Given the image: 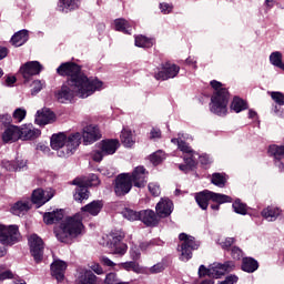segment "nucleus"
Wrapping results in <instances>:
<instances>
[{
	"mask_svg": "<svg viewBox=\"0 0 284 284\" xmlns=\"http://www.w3.org/2000/svg\"><path fill=\"white\" fill-rule=\"evenodd\" d=\"M103 209L101 201H93L82 207V212L74 216H69L62 220L59 226L54 229L55 239L60 243L70 244L74 239H79L83 234V214L85 212L91 216H98Z\"/></svg>",
	"mask_w": 284,
	"mask_h": 284,
	"instance_id": "nucleus-1",
	"label": "nucleus"
},
{
	"mask_svg": "<svg viewBox=\"0 0 284 284\" xmlns=\"http://www.w3.org/2000/svg\"><path fill=\"white\" fill-rule=\"evenodd\" d=\"M98 89L81 85L79 80H67L59 90L55 91L54 97L59 103H70L74 97L80 99H88L97 92Z\"/></svg>",
	"mask_w": 284,
	"mask_h": 284,
	"instance_id": "nucleus-2",
	"label": "nucleus"
},
{
	"mask_svg": "<svg viewBox=\"0 0 284 284\" xmlns=\"http://www.w3.org/2000/svg\"><path fill=\"white\" fill-rule=\"evenodd\" d=\"M57 72L60 77H69L68 81H80V85L84 88H92L93 90H101L103 88V82L98 79L88 78V75L81 72V67L77 63H62L57 69Z\"/></svg>",
	"mask_w": 284,
	"mask_h": 284,
	"instance_id": "nucleus-3",
	"label": "nucleus"
},
{
	"mask_svg": "<svg viewBox=\"0 0 284 284\" xmlns=\"http://www.w3.org/2000/svg\"><path fill=\"white\" fill-rule=\"evenodd\" d=\"M236 265L233 261H227L222 263L214 262L209 267L205 265H201L199 268V276H210V278H221V276H225V274L230 272H234Z\"/></svg>",
	"mask_w": 284,
	"mask_h": 284,
	"instance_id": "nucleus-4",
	"label": "nucleus"
},
{
	"mask_svg": "<svg viewBox=\"0 0 284 284\" xmlns=\"http://www.w3.org/2000/svg\"><path fill=\"white\" fill-rule=\"evenodd\" d=\"M195 201L201 210H207L210 201H213L214 203H219L221 205L223 203H232V197H230V195L204 190L200 193H196Z\"/></svg>",
	"mask_w": 284,
	"mask_h": 284,
	"instance_id": "nucleus-5",
	"label": "nucleus"
},
{
	"mask_svg": "<svg viewBox=\"0 0 284 284\" xmlns=\"http://www.w3.org/2000/svg\"><path fill=\"white\" fill-rule=\"evenodd\" d=\"M230 100V93L227 89H221L215 92L211 98L210 110L217 116H225L227 114V103Z\"/></svg>",
	"mask_w": 284,
	"mask_h": 284,
	"instance_id": "nucleus-6",
	"label": "nucleus"
},
{
	"mask_svg": "<svg viewBox=\"0 0 284 284\" xmlns=\"http://www.w3.org/2000/svg\"><path fill=\"white\" fill-rule=\"evenodd\" d=\"M179 240L181 241V244L178 247L179 252H181L180 261H190V258H192V251L199 250V243L193 236L185 233H181Z\"/></svg>",
	"mask_w": 284,
	"mask_h": 284,
	"instance_id": "nucleus-7",
	"label": "nucleus"
},
{
	"mask_svg": "<svg viewBox=\"0 0 284 284\" xmlns=\"http://www.w3.org/2000/svg\"><path fill=\"white\" fill-rule=\"evenodd\" d=\"M21 234L18 225L6 226L0 224V243L2 245H14L19 242Z\"/></svg>",
	"mask_w": 284,
	"mask_h": 284,
	"instance_id": "nucleus-8",
	"label": "nucleus"
},
{
	"mask_svg": "<svg viewBox=\"0 0 284 284\" xmlns=\"http://www.w3.org/2000/svg\"><path fill=\"white\" fill-rule=\"evenodd\" d=\"M82 135L79 132L71 133L67 136V144L63 150L60 151L59 156L61 159H65L68 156H72L74 152H77V148L81 145Z\"/></svg>",
	"mask_w": 284,
	"mask_h": 284,
	"instance_id": "nucleus-9",
	"label": "nucleus"
},
{
	"mask_svg": "<svg viewBox=\"0 0 284 284\" xmlns=\"http://www.w3.org/2000/svg\"><path fill=\"white\" fill-rule=\"evenodd\" d=\"M132 190V175L122 173L115 179L114 192L116 196H125Z\"/></svg>",
	"mask_w": 284,
	"mask_h": 284,
	"instance_id": "nucleus-10",
	"label": "nucleus"
},
{
	"mask_svg": "<svg viewBox=\"0 0 284 284\" xmlns=\"http://www.w3.org/2000/svg\"><path fill=\"white\" fill-rule=\"evenodd\" d=\"M29 247L36 263H41L43 258V240L37 234L30 235Z\"/></svg>",
	"mask_w": 284,
	"mask_h": 284,
	"instance_id": "nucleus-11",
	"label": "nucleus"
},
{
	"mask_svg": "<svg viewBox=\"0 0 284 284\" xmlns=\"http://www.w3.org/2000/svg\"><path fill=\"white\" fill-rule=\"evenodd\" d=\"M181 68L174 63L165 62L162 64L161 70L155 72L154 77L156 81H168V79H174L179 74Z\"/></svg>",
	"mask_w": 284,
	"mask_h": 284,
	"instance_id": "nucleus-12",
	"label": "nucleus"
},
{
	"mask_svg": "<svg viewBox=\"0 0 284 284\" xmlns=\"http://www.w3.org/2000/svg\"><path fill=\"white\" fill-rule=\"evenodd\" d=\"M123 235L112 233L109 235V247L113 251V254H120L123 256L128 252V245L122 242Z\"/></svg>",
	"mask_w": 284,
	"mask_h": 284,
	"instance_id": "nucleus-13",
	"label": "nucleus"
},
{
	"mask_svg": "<svg viewBox=\"0 0 284 284\" xmlns=\"http://www.w3.org/2000/svg\"><path fill=\"white\" fill-rule=\"evenodd\" d=\"M54 196V190L49 189L43 191L42 189L34 190L32 193L31 201L36 205H45Z\"/></svg>",
	"mask_w": 284,
	"mask_h": 284,
	"instance_id": "nucleus-14",
	"label": "nucleus"
},
{
	"mask_svg": "<svg viewBox=\"0 0 284 284\" xmlns=\"http://www.w3.org/2000/svg\"><path fill=\"white\" fill-rule=\"evenodd\" d=\"M82 139L84 141V144L88 145L90 143H94L101 139V131L99 130V126L90 124L87 125L82 130Z\"/></svg>",
	"mask_w": 284,
	"mask_h": 284,
	"instance_id": "nucleus-15",
	"label": "nucleus"
},
{
	"mask_svg": "<svg viewBox=\"0 0 284 284\" xmlns=\"http://www.w3.org/2000/svg\"><path fill=\"white\" fill-rule=\"evenodd\" d=\"M41 70H43V67L39 61H30L27 62L23 67H21L20 72L23 77V79H30V77H34L37 74L41 73Z\"/></svg>",
	"mask_w": 284,
	"mask_h": 284,
	"instance_id": "nucleus-16",
	"label": "nucleus"
},
{
	"mask_svg": "<svg viewBox=\"0 0 284 284\" xmlns=\"http://www.w3.org/2000/svg\"><path fill=\"white\" fill-rule=\"evenodd\" d=\"M148 173L145 172V168L136 166L131 175V183L134 184V187H145V183H148Z\"/></svg>",
	"mask_w": 284,
	"mask_h": 284,
	"instance_id": "nucleus-17",
	"label": "nucleus"
},
{
	"mask_svg": "<svg viewBox=\"0 0 284 284\" xmlns=\"http://www.w3.org/2000/svg\"><path fill=\"white\" fill-rule=\"evenodd\" d=\"M172 210H174V204L168 197L161 199L155 206L156 214L161 219H165V216H170V214H172Z\"/></svg>",
	"mask_w": 284,
	"mask_h": 284,
	"instance_id": "nucleus-18",
	"label": "nucleus"
},
{
	"mask_svg": "<svg viewBox=\"0 0 284 284\" xmlns=\"http://www.w3.org/2000/svg\"><path fill=\"white\" fill-rule=\"evenodd\" d=\"M41 136V130L34 128L32 124H24L20 129V139L22 141H32Z\"/></svg>",
	"mask_w": 284,
	"mask_h": 284,
	"instance_id": "nucleus-19",
	"label": "nucleus"
},
{
	"mask_svg": "<svg viewBox=\"0 0 284 284\" xmlns=\"http://www.w3.org/2000/svg\"><path fill=\"white\" fill-rule=\"evenodd\" d=\"M57 121V115L54 112L49 109H43L42 111H38L36 115L37 125H48L50 123H54Z\"/></svg>",
	"mask_w": 284,
	"mask_h": 284,
	"instance_id": "nucleus-20",
	"label": "nucleus"
},
{
	"mask_svg": "<svg viewBox=\"0 0 284 284\" xmlns=\"http://www.w3.org/2000/svg\"><path fill=\"white\" fill-rule=\"evenodd\" d=\"M67 141H68V135H65V133L63 132L54 133L51 136L50 145L52 150H55L58 152V156L61 150H65Z\"/></svg>",
	"mask_w": 284,
	"mask_h": 284,
	"instance_id": "nucleus-21",
	"label": "nucleus"
},
{
	"mask_svg": "<svg viewBox=\"0 0 284 284\" xmlns=\"http://www.w3.org/2000/svg\"><path fill=\"white\" fill-rule=\"evenodd\" d=\"M72 184L77 185L75 193L73 195L74 201H78V203L88 201L90 192L88 191V187L83 185V182H81V180H73Z\"/></svg>",
	"mask_w": 284,
	"mask_h": 284,
	"instance_id": "nucleus-22",
	"label": "nucleus"
},
{
	"mask_svg": "<svg viewBox=\"0 0 284 284\" xmlns=\"http://www.w3.org/2000/svg\"><path fill=\"white\" fill-rule=\"evenodd\" d=\"M65 270H68V264L61 260H55L51 264V274L57 278V281L61 282L65 277Z\"/></svg>",
	"mask_w": 284,
	"mask_h": 284,
	"instance_id": "nucleus-23",
	"label": "nucleus"
},
{
	"mask_svg": "<svg viewBox=\"0 0 284 284\" xmlns=\"http://www.w3.org/2000/svg\"><path fill=\"white\" fill-rule=\"evenodd\" d=\"M20 138V128L17 125L8 126L2 133L3 143H14L19 141Z\"/></svg>",
	"mask_w": 284,
	"mask_h": 284,
	"instance_id": "nucleus-24",
	"label": "nucleus"
},
{
	"mask_svg": "<svg viewBox=\"0 0 284 284\" xmlns=\"http://www.w3.org/2000/svg\"><path fill=\"white\" fill-rule=\"evenodd\" d=\"M78 284H97V275L92 271L82 268L78 273L77 277Z\"/></svg>",
	"mask_w": 284,
	"mask_h": 284,
	"instance_id": "nucleus-25",
	"label": "nucleus"
},
{
	"mask_svg": "<svg viewBox=\"0 0 284 284\" xmlns=\"http://www.w3.org/2000/svg\"><path fill=\"white\" fill-rule=\"evenodd\" d=\"M119 140H104L100 142L99 148L104 155L114 154L119 150Z\"/></svg>",
	"mask_w": 284,
	"mask_h": 284,
	"instance_id": "nucleus-26",
	"label": "nucleus"
},
{
	"mask_svg": "<svg viewBox=\"0 0 284 284\" xmlns=\"http://www.w3.org/2000/svg\"><path fill=\"white\" fill-rule=\"evenodd\" d=\"M63 219V210H55L53 212L44 213L43 221L45 225H54Z\"/></svg>",
	"mask_w": 284,
	"mask_h": 284,
	"instance_id": "nucleus-27",
	"label": "nucleus"
},
{
	"mask_svg": "<svg viewBox=\"0 0 284 284\" xmlns=\"http://www.w3.org/2000/svg\"><path fill=\"white\" fill-rule=\"evenodd\" d=\"M139 221L144 225H156V213L152 210L140 211Z\"/></svg>",
	"mask_w": 284,
	"mask_h": 284,
	"instance_id": "nucleus-28",
	"label": "nucleus"
},
{
	"mask_svg": "<svg viewBox=\"0 0 284 284\" xmlns=\"http://www.w3.org/2000/svg\"><path fill=\"white\" fill-rule=\"evenodd\" d=\"M261 214L263 219L272 223L281 216V209L276 206H267L261 212Z\"/></svg>",
	"mask_w": 284,
	"mask_h": 284,
	"instance_id": "nucleus-29",
	"label": "nucleus"
},
{
	"mask_svg": "<svg viewBox=\"0 0 284 284\" xmlns=\"http://www.w3.org/2000/svg\"><path fill=\"white\" fill-rule=\"evenodd\" d=\"M31 207L32 204L30 201H20L12 206L11 212L16 216H23V214H26V212H28Z\"/></svg>",
	"mask_w": 284,
	"mask_h": 284,
	"instance_id": "nucleus-30",
	"label": "nucleus"
},
{
	"mask_svg": "<svg viewBox=\"0 0 284 284\" xmlns=\"http://www.w3.org/2000/svg\"><path fill=\"white\" fill-rule=\"evenodd\" d=\"M242 270L243 272L253 274V272H256V270H258V262L252 257H244L242 260Z\"/></svg>",
	"mask_w": 284,
	"mask_h": 284,
	"instance_id": "nucleus-31",
	"label": "nucleus"
},
{
	"mask_svg": "<svg viewBox=\"0 0 284 284\" xmlns=\"http://www.w3.org/2000/svg\"><path fill=\"white\" fill-rule=\"evenodd\" d=\"M81 6L80 0H60L58 8L61 12H68V10H77Z\"/></svg>",
	"mask_w": 284,
	"mask_h": 284,
	"instance_id": "nucleus-32",
	"label": "nucleus"
},
{
	"mask_svg": "<svg viewBox=\"0 0 284 284\" xmlns=\"http://www.w3.org/2000/svg\"><path fill=\"white\" fill-rule=\"evenodd\" d=\"M27 41L28 30H20L11 38V43L16 48H21V45H23V43H26Z\"/></svg>",
	"mask_w": 284,
	"mask_h": 284,
	"instance_id": "nucleus-33",
	"label": "nucleus"
},
{
	"mask_svg": "<svg viewBox=\"0 0 284 284\" xmlns=\"http://www.w3.org/2000/svg\"><path fill=\"white\" fill-rule=\"evenodd\" d=\"M270 63L280 70H284L283 53L281 51H274L270 54Z\"/></svg>",
	"mask_w": 284,
	"mask_h": 284,
	"instance_id": "nucleus-34",
	"label": "nucleus"
},
{
	"mask_svg": "<svg viewBox=\"0 0 284 284\" xmlns=\"http://www.w3.org/2000/svg\"><path fill=\"white\" fill-rule=\"evenodd\" d=\"M114 26L115 30L123 32L124 34H130L132 32V26L125 19H116Z\"/></svg>",
	"mask_w": 284,
	"mask_h": 284,
	"instance_id": "nucleus-35",
	"label": "nucleus"
},
{
	"mask_svg": "<svg viewBox=\"0 0 284 284\" xmlns=\"http://www.w3.org/2000/svg\"><path fill=\"white\" fill-rule=\"evenodd\" d=\"M171 142L178 143V148L181 152H183L184 154H189V158L194 159V151L192 150V148H190V145H187V143L183 142L181 138H174L171 140Z\"/></svg>",
	"mask_w": 284,
	"mask_h": 284,
	"instance_id": "nucleus-36",
	"label": "nucleus"
},
{
	"mask_svg": "<svg viewBox=\"0 0 284 284\" xmlns=\"http://www.w3.org/2000/svg\"><path fill=\"white\" fill-rule=\"evenodd\" d=\"M120 139L124 148H132L134 145V136L130 130H122Z\"/></svg>",
	"mask_w": 284,
	"mask_h": 284,
	"instance_id": "nucleus-37",
	"label": "nucleus"
},
{
	"mask_svg": "<svg viewBox=\"0 0 284 284\" xmlns=\"http://www.w3.org/2000/svg\"><path fill=\"white\" fill-rule=\"evenodd\" d=\"M136 48H152L154 45V40L145 36H135Z\"/></svg>",
	"mask_w": 284,
	"mask_h": 284,
	"instance_id": "nucleus-38",
	"label": "nucleus"
},
{
	"mask_svg": "<svg viewBox=\"0 0 284 284\" xmlns=\"http://www.w3.org/2000/svg\"><path fill=\"white\" fill-rule=\"evenodd\" d=\"M231 110L234 112H243V110H247V102H245L241 98H234L232 103H231Z\"/></svg>",
	"mask_w": 284,
	"mask_h": 284,
	"instance_id": "nucleus-39",
	"label": "nucleus"
},
{
	"mask_svg": "<svg viewBox=\"0 0 284 284\" xmlns=\"http://www.w3.org/2000/svg\"><path fill=\"white\" fill-rule=\"evenodd\" d=\"M211 183H213V185H216L217 187H225L227 179L223 173H213Z\"/></svg>",
	"mask_w": 284,
	"mask_h": 284,
	"instance_id": "nucleus-40",
	"label": "nucleus"
},
{
	"mask_svg": "<svg viewBox=\"0 0 284 284\" xmlns=\"http://www.w3.org/2000/svg\"><path fill=\"white\" fill-rule=\"evenodd\" d=\"M268 152L270 154H273V156L277 159V161L284 159V145L278 146L276 144H273L268 148Z\"/></svg>",
	"mask_w": 284,
	"mask_h": 284,
	"instance_id": "nucleus-41",
	"label": "nucleus"
},
{
	"mask_svg": "<svg viewBox=\"0 0 284 284\" xmlns=\"http://www.w3.org/2000/svg\"><path fill=\"white\" fill-rule=\"evenodd\" d=\"M184 162H185V164L179 165V170H181V172L187 173L193 168H196V161H194V158L184 156Z\"/></svg>",
	"mask_w": 284,
	"mask_h": 284,
	"instance_id": "nucleus-42",
	"label": "nucleus"
},
{
	"mask_svg": "<svg viewBox=\"0 0 284 284\" xmlns=\"http://www.w3.org/2000/svg\"><path fill=\"white\" fill-rule=\"evenodd\" d=\"M122 216L126 219V221H139L140 212L132 209H124L122 211Z\"/></svg>",
	"mask_w": 284,
	"mask_h": 284,
	"instance_id": "nucleus-43",
	"label": "nucleus"
},
{
	"mask_svg": "<svg viewBox=\"0 0 284 284\" xmlns=\"http://www.w3.org/2000/svg\"><path fill=\"white\" fill-rule=\"evenodd\" d=\"M233 210L236 214H242L243 216L247 214V205H245L241 200H235L233 203Z\"/></svg>",
	"mask_w": 284,
	"mask_h": 284,
	"instance_id": "nucleus-44",
	"label": "nucleus"
},
{
	"mask_svg": "<svg viewBox=\"0 0 284 284\" xmlns=\"http://www.w3.org/2000/svg\"><path fill=\"white\" fill-rule=\"evenodd\" d=\"M235 242L236 240H234V237H220L217 240V243L222 247V250H230V247H232Z\"/></svg>",
	"mask_w": 284,
	"mask_h": 284,
	"instance_id": "nucleus-45",
	"label": "nucleus"
},
{
	"mask_svg": "<svg viewBox=\"0 0 284 284\" xmlns=\"http://www.w3.org/2000/svg\"><path fill=\"white\" fill-rule=\"evenodd\" d=\"M163 159H165V153H163V151H156L150 155V161L153 165H159V163L163 162Z\"/></svg>",
	"mask_w": 284,
	"mask_h": 284,
	"instance_id": "nucleus-46",
	"label": "nucleus"
},
{
	"mask_svg": "<svg viewBox=\"0 0 284 284\" xmlns=\"http://www.w3.org/2000/svg\"><path fill=\"white\" fill-rule=\"evenodd\" d=\"M27 114H28V112L26 111V109L18 108L13 112V120L16 121V123H21V121H23V119H26Z\"/></svg>",
	"mask_w": 284,
	"mask_h": 284,
	"instance_id": "nucleus-47",
	"label": "nucleus"
},
{
	"mask_svg": "<svg viewBox=\"0 0 284 284\" xmlns=\"http://www.w3.org/2000/svg\"><path fill=\"white\" fill-rule=\"evenodd\" d=\"M121 267H123V270H126V272H130L131 270L133 272H141V267H139V264L135 263V261H131V262H125L121 264Z\"/></svg>",
	"mask_w": 284,
	"mask_h": 284,
	"instance_id": "nucleus-48",
	"label": "nucleus"
},
{
	"mask_svg": "<svg viewBox=\"0 0 284 284\" xmlns=\"http://www.w3.org/2000/svg\"><path fill=\"white\" fill-rule=\"evenodd\" d=\"M271 95V99L274 100V102L277 105H284V94L282 92L278 91H272L268 93Z\"/></svg>",
	"mask_w": 284,
	"mask_h": 284,
	"instance_id": "nucleus-49",
	"label": "nucleus"
},
{
	"mask_svg": "<svg viewBox=\"0 0 284 284\" xmlns=\"http://www.w3.org/2000/svg\"><path fill=\"white\" fill-rule=\"evenodd\" d=\"M129 254L132 261H139V258H141V250L139 248V245L132 244Z\"/></svg>",
	"mask_w": 284,
	"mask_h": 284,
	"instance_id": "nucleus-50",
	"label": "nucleus"
},
{
	"mask_svg": "<svg viewBox=\"0 0 284 284\" xmlns=\"http://www.w3.org/2000/svg\"><path fill=\"white\" fill-rule=\"evenodd\" d=\"M2 165L4 169L8 170V172H19V168H17L16 161L4 160V161H2Z\"/></svg>",
	"mask_w": 284,
	"mask_h": 284,
	"instance_id": "nucleus-51",
	"label": "nucleus"
},
{
	"mask_svg": "<svg viewBox=\"0 0 284 284\" xmlns=\"http://www.w3.org/2000/svg\"><path fill=\"white\" fill-rule=\"evenodd\" d=\"M6 266L4 265H0V281H7V278H14V274L12 273V271H4Z\"/></svg>",
	"mask_w": 284,
	"mask_h": 284,
	"instance_id": "nucleus-52",
	"label": "nucleus"
},
{
	"mask_svg": "<svg viewBox=\"0 0 284 284\" xmlns=\"http://www.w3.org/2000/svg\"><path fill=\"white\" fill-rule=\"evenodd\" d=\"M148 187L152 196H159L161 194V186L158 183L151 182Z\"/></svg>",
	"mask_w": 284,
	"mask_h": 284,
	"instance_id": "nucleus-53",
	"label": "nucleus"
},
{
	"mask_svg": "<svg viewBox=\"0 0 284 284\" xmlns=\"http://www.w3.org/2000/svg\"><path fill=\"white\" fill-rule=\"evenodd\" d=\"M42 90H43V82H41V80L33 81L31 94H39V92Z\"/></svg>",
	"mask_w": 284,
	"mask_h": 284,
	"instance_id": "nucleus-54",
	"label": "nucleus"
},
{
	"mask_svg": "<svg viewBox=\"0 0 284 284\" xmlns=\"http://www.w3.org/2000/svg\"><path fill=\"white\" fill-rule=\"evenodd\" d=\"M119 277L115 275V273H109L105 276L104 284H118Z\"/></svg>",
	"mask_w": 284,
	"mask_h": 284,
	"instance_id": "nucleus-55",
	"label": "nucleus"
},
{
	"mask_svg": "<svg viewBox=\"0 0 284 284\" xmlns=\"http://www.w3.org/2000/svg\"><path fill=\"white\" fill-rule=\"evenodd\" d=\"M160 10L163 14H170L174 10V7L170 3L162 2L160 3Z\"/></svg>",
	"mask_w": 284,
	"mask_h": 284,
	"instance_id": "nucleus-56",
	"label": "nucleus"
},
{
	"mask_svg": "<svg viewBox=\"0 0 284 284\" xmlns=\"http://www.w3.org/2000/svg\"><path fill=\"white\" fill-rule=\"evenodd\" d=\"M99 183H101V181H99V176H97L95 174H91L87 181V185H89L90 187H94L99 185Z\"/></svg>",
	"mask_w": 284,
	"mask_h": 284,
	"instance_id": "nucleus-57",
	"label": "nucleus"
},
{
	"mask_svg": "<svg viewBox=\"0 0 284 284\" xmlns=\"http://www.w3.org/2000/svg\"><path fill=\"white\" fill-rule=\"evenodd\" d=\"M103 156H105V153H103V151L101 149H100V151H94L92 154V159L97 163H101V161H103Z\"/></svg>",
	"mask_w": 284,
	"mask_h": 284,
	"instance_id": "nucleus-58",
	"label": "nucleus"
},
{
	"mask_svg": "<svg viewBox=\"0 0 284 284\" xmlns=\"http://www.w3.org/2000/svg\"><path fill=\"white\" fill-rule=\"evenodd\" d=\"M231 254L233 258H243V251H241V248L233 246L231 250Z\"/></svg>",
	"mask_w": 284,
	"mask_h": 284,
	"instance_id": "nucleus-59",
	"label": "nucleus"
},
{
	"mask_svg": "<svg viewBox=\"0 0 284 284\" xmlns=\"http://www.w3.org/2000/svg\"><path fill=\"white\" fill-rule=\"evenodd\" d=\"M163 270H164L163 264L158 263V264L153 265V266L150 268V272H151V274H159V273L163 272Z\"/></svg>",
	"mask_w": 284,
	"mask_h": 284,
	"instance_id": "nucleus-60",
	"label": "nucleus"
},
{
	"mask_svg": "<svg viewBox=\"0 0 284 284\" xmlns=\"http://www.w3.org/2000/svg\"><path fill=\"white\" fill-rule=\"evenodd\" d=\"M89 267L90 270H92V272H94L98 275L103 274V268L101 267V265H99V263H93Z\"/></svg>",
	"mask_w": 284,
	"mask_h": 284,
	"instance_id": "nucleus-61",
	"label": "nucleus"
},
{
	"mask_svg": "<svg viewBox=\"0 0 284 284\" xmlns=\"http://www.w3.org/2000/svg\"><path fill=\"white\" fill-rule=\"evenodd\" d=\"M150 139L156 141V139H161V130L153 128L150 132Z\"/></svg>",
	"mask_w": 284,
	"mask_h": 284,
	"instance_id": "nucleus-62",
	"label": "nucleus"
},
{
	"mask_svg": "<svg viewBox=\"0 0 284 284\" xmlns=\"http://www.w3.org/2000/svg\"><path fill=\"white\" fill-rule=\"evenodd\" d=\"M100 263H102V265H106V267H114V262L109 260L106 256L100 257Z\"/></svg>",
	"mask_w": 284,
	"mask_h": 284,
	"instance_id": "nucleus-63",
	"label": "nucleus"
},
{
	"mask_svg": "<svg viewBox=\"0 0 284 284\" xmlns=\"http://www.w3.org/2000/svg\"><path fill=\"white\" fill-rule=\"evenodd\" d=\"M211 87L213 88V90H216V92H221V90H225L223 88V84L216 80L211 81Z\"/></svg>",
	"mask_w": 284,
	"mask_h": 284,
	"instance_id": "nucleus-64",
	"label": "nucleus"
}]
</instances>
